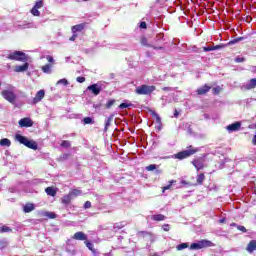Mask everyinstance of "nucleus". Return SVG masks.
Wrapping results in <instances>:
<instances>
[{"label":"nucleus","instance_id":"1","mask_svg":"<svg viewBox=\"0 0 256 256\" xmlns=\"http://www.w3.org/2000/svg\"><path fill=\"white\" fill-rule=\"evenodd\" d=\"M195 153H199V148L193 147V145L187 146L186 150H182L176 154H174V159H178V161H183V159H189V157H193Z\"/></svg>","mask_w":256,"mask_h":256},{"label":"nucleus","instance_id":"2","mask_svg":"<svg viewBox=\"0 0 256 256\" xmlns=\"http://www.w3.org/2000/svg\"><path fill=\"white\" fill-rule=\"evenodd\" d=\"M6 58L9 59L10 61H20L21 63H25L29 61V57L27 56V54H25L22 51L11 52L10 54L7 55Z\"/></svg>","mask_w":256,"mask_h":256},{"label":"nucleus","instance_id":"3","mask_svg":"<svg viewBox=\"0 0 256 256\" xmlns=\"http://www.w3.org/2000/svg\"><path fill=\"white\" fill-rule=\"evenodd\" d=\"M16 140H18L21 145H25V147H28V149H33L34 151H37L38 149L37 142L33 140H28V138L23 135L17 134Z\"/></svg>","mask_w":256,"mask_h":256},{"label":"nucleus","instance_id":"4","mask_svg":"<svg viewBox=\"0 0 256 256\" xmlns=\"http://www.w3.org/2000/svg\"><path fill=\"white\" fill-rule=\"evenodd\" d=\"M157 87L151 85H140L135 89L136 95H151L154 91H156Z\"/></svg>","mask_w":256,"mask_h":256},{"label":"nucleus","instance_id":"5","mask_svg":"<svg viewBox=\"0 0 256 256\" xmlns=\"http://www.w3.org/2000/svg\"><path fill=\"white\" fill-rule=\"evenodd\" d=\"M206 247H215V244L210 240H200L197 243H192L190 249L193 251L206 249Z\"/></svg>","mask_w":256,"mask_h":256},{"label":"nucleus","instance_id":"6","mask_svg":"<svg viewBox=\"0 0 256 256\" xmlns=\"http://www.w3.org/2000/svg\"><path fill=\"white\" fill-rule=\"evenodd\" d=\"M2 97L8 101V103H11L12 105H15V101H17V96L13 91L10 90H3L1 92Z\"/></svg>","mask_w":256,"mask_h":256},{"label":"nucleus","instance_id":"7","mask_svg":"<svg viewBox=\"0 0 256 256\" xmlns=\"http://www.w3.org/2000/svg\"><path fill=\"white\" fill-rule=\"evenodd\" d=\"M87 90L91 91L92 95L97 96L101 93V91H103V88L99 86V84H92L87 87Z\"/></svg>","mask_w":256,"mask_h":256},{"label":"nucleus","instance_id":"8","mask_svg":"<svg viewBox=\"0 0 256 256\" xmlns=\"http://www.w3.org/2000/svg\"><path fill=\"white\" fill-rule=\"evenodd\" d=\"M191 163L193 164V166L197 171H201V169H205V163L201 158H196Z\"/></svg>","mask_w":256,"mask_h":256},{"label":"nucleus","instance_id":"9","mask_svg":"<svg viewBox=\"0 0 256 256\" xmlns=\"http://www.w3.org/2000/svg\"><path fill=\"white\" fill-rule=\"evenodd\" d=\"M45 97V90H39L32 100L33 105H37Z\"/></svg>","mask_w":256,"mask_h":256},{"label":"nucleus","instance_id":"10","mask_svg":"<svg viewBox=\"0 0 256 256\" xmlns=\"http://www.w3.org/2000/svg\"><path fill=\"white\" fill-rule=\"evenodd\" d=\"M18 125L20 127H33V120L31 118H22L19 120Z\"/></svg>","mask_w":256,"mask_h":256},{"label":"nucleus","instance_id":"11","mask_svg":"<svg viewBox=\"0 0 256 256\" xmlns=\"http://www.w3.org/2000/svg\"><path fill=\"white\" fill-rule=\"evenodd\" d=\"M29 69V64L25 62L23 65L14 66L15 73H23Z\"/></svg>","mask_w":256,"mask_h":256},{"label":"nucleus","instance_id":"12","mask_svg":"<svg viewBox=\"0 0 256 256\" xmlns=\"http://www.w3.org/2000/svg\"><path fill=\"white\" fill-rule=\"evenodd\" d=\"M211 91V86L205 84L204 86L198 88L196 90L197 95H207Z\"/></svg>","mask_w":256,"mask_h":256},{"label":"nucleus","instance_id":"13","mask_svg":"<svg viewBox=\"0 0 256 256\" xmlns=\"http://www.w3.org/2000/svg\"><path fill=\"white\" fill-rule=\"evenodd\" d=\"M87 26V23H81V24H78V25H74L72 26L71 28V31L72 33H81V31H83V29H85V27Z\"/></svg>","mask_w":256,"mask_h":256},{"label":"nucleus","instance_id":"14","mask_svg":"<svg viewBox=\"0 0 256 256\" xmlns=\"http://www.w3.org/2000/svg\"><path fill=\"white\" fill-rule=\"evenodd\" d=\"M140 43L143 47H153V49H159V50L163 49V47H161V46L155 47V46H152L151 44H149V41L147 40V37H145V36H142L140 38Z\"/></svg>","mask_w":256,"mask_h":256},{"label":"nucleus","instance_id":"15","mask_svg":"<svg viewBox=\"0 0 256 256\" xmlns=\"http://www.w3.org/2000/svg\"><path fill=\"white\" fill-rule=\"evenodd\" d=\"M72 239L75 241H86L87 239V234H84L83 232H76L73 236Z\"/></svg>","mask_w":256,"mask_h":256},{"label":"nucleus","instance_id":"16","mask_svg":"<svg viewBox=\"0 0 256 256\" xmlns=\"http://www.w3.org/2000/svg\"><path fill=\"white\" fill-rule=\"evenodd\" d=\"M241 129V122H235L227 126V130L230 132L239 131Z\"/></svg>","mask_w":256,"mask_h":256},{"label":"nucleus","instance_id":"17","mask_svg":"<svg viewBox=\"0 0 256 256\" xmlns=\"http://www.w3.org/2000/svg\"><path fill=\"white\" fill-rule=\"evenodd\" d=\"M246 251H248V253H253V251H256V240H251L248 243Z\"/></svg>","mask_w":256,"mask_h":256},{"label":"nucleus","instance_id":"18","mask_svg":"<svg viewBox=\"0 0 256 256\" xmlns=\"http://www.w3.org/2000/svg\"><path fill=\"white\" fill-rule=\"evenodd\" d=\"M256 87V78H252L249 80V83L245 85V89L247 91H251V89H255Z\"/></svg>","mask_w":256,"mask_h":256},{"label":"nucleus","instance_id":"19","mask_svg":"<svg viewBox=\"0 0 256 256\" xmlns=\"http://www.w3.org/2000/svg\"><path fill=\"white\" fill-rule=\"evenodd\" d=\"M113 117L114 115H110L105 121L104 133H107V131H109V127H111V123H113Z\"/></svg>","mask_w":256,"mask_h":256},{"label":"nucleus","instance_id":"20","mask_svg":"<svg viewBox=\"0 0 256 256\" xmlns=\"http://www.w3.org/2000/svg\"><path fill=\"white\" fill-rule=\"evenodd\" d=\"M24 213H31V211H35V205L32 203H28L23 208Z\"/></svg>","mask_w":256,"mask_h":256},{"label":"nucleus","instance_id":"21","mask_svg":"<svg viewBox=\"0 0 256 256\" xmlns=\"http://www.w3.org/2000/svg\"><path fill=\"white\" fill-rule=\"evenodd\" d=\"M0 147H11V140L9 138L0 139Z\"/></svg>","mask_w":256,"mask_h":256},{"label":"nucleus","instance_id":"22","mask_svg":"<svg viewBox=\"0 0 256 256\" xmlns=\"http://www.w3.org/2000/svg\"><path fill=\"white\" fill-rule=\"evenodd\" d=\"M45 193H47V195H50V197H55V195H57V190H55V188L53 187H47L45 189Z\"/></svg>","mask_w":256,"mask_h":256},{"label":"nucleus","instance_id":"23","mask_svg":"<svg viewBox=\"0 0 256 256\" xmlns=\"http://www.w3.org/2000/svg\"><path fill=\"white\" fill-rule=\"evenodd\" d=\"M61 203H62L63 205H69V203H71V194L64 195V196L62 197Z\"/></svg>","mask_w":256,"mask_h":256},{"label":"nucleus","instance_id":"24","mask_svg":"<svg viewBox=\"0 0 256 256\" xmlns=\"http://www.w3.org/2000/svg\"><path fill=\"white\" fill-rule=\"evenodd\" d=\"M84 243H85L86 247L89 249V251H91L94 254L97 253V250H95V248L93 247V243L89 242L87 239L85 240Z\"/></svg>","mask_w":256,"mask_h":256},{"label":"nucleus","instance_id":"25","mask_svg":"<svg viewBox=\"0 0 256 256\" xmlns=\"http://www.w3.org/2000/svg\"><path fill=\"white\" fill-rule=\"evenodd\" d=\"M152 117H154V119H156V123L158 125H161V117L159 116V114H157V112H155L154 110L150 111Z\"/></svg>","mask_w":256,"mask_h":256},{"label":"nucleus","instance_id":"26","mask_svg":"<svg viewBox=\"0 0 256 256\" xmlns=\"http://www.w3.org/2000/svg\"><path fill=\"white\" fill-rule=\"evenodd\" d=\"M166 217L163 214H156L152 216L153 221H165Z\"/></svg>","mask_w":256,"mask_h":256},{"label":"nucleus","instance_id":"27","mask_svg":"<svg viewBox=\"0 0 256 256\" xmlns=\"http://www.w3.org/2000/svg\"><path fill=\"white\" fill-rule=\"evenodd\" d=\"M30 13L34 17H40V15H41V12L39 11V8H36L35 6H33V8L30 10Z\"/></svg>","mask_w":256,"mask_h":256},{"label":"nucleus","instance_id":"28","mask_svg":"<svg viewBox=\"0 0 256 256\" xmlns=\"http://www.w3.org/2000/svg\"><path fill=\"white\" fill-rule=\"evenodd\" d=\"M82 191L79 189H73L69 192V195L71 197H79V195H81Z\"/></svg>","mask_w":256,"mask_h":256},{"label":"nucleus","instance_id":"29","mask_svg":"<svg viewBox=\"0 0 256 256\" xmlns=\"http://www.w3.org/2000/svg\"><path fill=\"white\" fill-rule=\"evenodd\" d=\"M245 39L244 37H238L236 39L230 40L226 45L229 47V45H235V43H239V41H243Z\"/></svg>","mask_w":256,"mask_h":256},{"label":"nucleus","instance_id":"30","mask_svg":"<svg viewBox=\"0 0 256 256\" xmlns=\"http://www.w3.org/2000/svg\"><path fill=\"white\" fill-rule=\"evenodd\" d=\"M44 217H48V219H55L57 217V214L55 212H44L43 213Z\"/></svg>","mask_w":256,"mask_h":256},{"label":"nucleus","instance_id":"31","mask_svg":"<svg viewBox=\"0 0 256 256\" xmlns=\"http://www.w3.org/2000/svg\"><path fill=\"white\" fill-rule=\"evenodd\" d=\"M203 181H205V174L200 173V174L197 176V184H198V185H203Z\"/></svg>","mask_w":256,"mask_h":256},{"label":"nucleus","instance_id":"32","mask_svg":"<svg viewBox=\"0 0 256 256\" xmlns=\"http://www.w3.org/2000/svg\"><path fill=\"white\" fill-rule=\"evenodd\" d=\"M173 183H176V181L170 180L168 185L162 187V192L165 193V191H168V189H171V187H173Z\"/></svg>","mask_w":256,"mask_h":256},{"label":"nucleus","instance_id":"33","mask_svg":"<svg viewBox=\"0 0 256 256\" xmlns=\"http://www.w3.org/2000/svg\"><path fill=\"white\" fill-rule=\"evenodd\" d=\"M189 247V243H181L176 246L177 251H183V249H187Z\"/></svg>","mask_w":256,"mask_h":256},{"label":"nucleus","instance_id":"34","mask_svg":"<svg viewBox=\"0 0 256 256\" xmlns=\"http://www.w3.org/2000/svg\"><path fill=\"white\" fill-rule=\"evenodd\" d=\"M83 123H84V125H93V123H95V121H93V118H91V117H85L83 119Z\"/></svg>","mask_w":256,"mask_h":256},{"label":"nucleus","instance_id":"35","mask_svg":"<svg viewBox=\"0 0 256 256\" xmlns=\"http://www.w3.org/2000/svg\"><path fill=\"white\" fill-rule=\"evenodd\" d=\"M60 147H63L64 149H69V147H71V142L68 140H63L60 144Z\"/></svg>","mask_w":256,"mask_h":256},{"label":"nucleus","instance_id":"36","mask_svg":"<svg viewBox=\"0 0 256 256\" xmlns=\"http://www.w3.org/2000/svg\"><path fill=\"white\" fill-rule=\"evenodd\" d=\"M11 231H13V229L9 228L6 225L0 227V233H10Z\"/></svg>","mask_w":256,"mask_h":256},{"label":"nucleus","instance_id":"37","mask_svg":"<svg viewBox=\"0 0 256 256\" xmlns=\"http://www.w3.org/2000/svg\"><path fill=\"white\" fill-rule=\"evenodd\" d=\"M51 67H52L51 64H46V65L42 66L43 73H51Z\"/></svg>","mask_w":256,"mask_h":256},{"label":"nucleus","instance_id":"38","mask_svg":"<svg viewBox=\"0 0 256 256\" xmlns=\"http://www.w3.org/2000/svg\"><path fill=\"white\" fill-rule=\"evenodd\" d=\"M213 47V51H217L219 49H225V47H227V44H218L216 46H212Z\"/></svg>","mask_w":256,"mask_h":256},{"label":"nucleus","instance_id":"39","mask_svg":"<svg viewBox=\"0 0 256 256\" xmlns=\"http://www.w3.org/2000/svg\"><path fill=\"white\" fill-rule=\"evenodd\" d=\"M127 107H133L132 103H121L119 109H127Z\"/></svg>","mask_w":256,"mask_h":256},{"label":"nucleus","instance_id":"40","mask_svg":"<svg viewBox=\"0 0 256 256\" xmlns=\"http://www.w3.org/2000/svg\"><path fill=\"white\" fill-rule=\"evenodd\" d=\"M146 171H155L157 169V165L156 164H150L148 166H146Z\"/></svg>","mask_w":256,"mask_h":256},{"label":"nucleus","instance_id":"41","mask_svg":"<svg viewBox=\"0 0 256 256\" xmlns=\"http://www.w3.org/2000/svg\"><path fill=\"white\" fill-rule=\"evenodd\" d=\"M64 85L65 87H67V85H69V81H67V79H60L58 82H57V85Z\"/></svg>","mask_w":256,"mask_h":256},{"label":"nucleus","instance_id":"42","mask_svg":"<svg viewBox=\"0 0 256 256\" xmlns=\"http://www.w3.org/2000/svg\"><path fill=\"white\" fill-rule=\"evenodd\" d=\"M34 7L41 9L43 7V0H37Z\"/></svg>","mask_w":256,"mask_h":256},{"label":"nucleus","instance_id":"43","mask_svg":"<svg viewBox=\"0 0 256 256\" xmlns=\"http://www.w3.org/2000/svg\"><path fill=\"white\" fill-rule=\"evenodd\" d=\"M115 105V100H109L106 103V109H111V107H113Z\"/></svg>","mask_w":256,"mask_h":256},{"label":"nucleus","instance_id":"44","mask_svg":"<svg viewBox=\"0 0 256 256\" xmlns=\"http://www.w3.org/2000/svg\"><path fill=\"white\" fill-rule=\"evenodd\" d=\"M76 81H77V83H85V77H83V76H78V77L76 78Z\"/></svg>","mask_w":256,"mask_h":256},{"label":"nucleus","instance_id":"45","mask_svg":"<svg viewBox=\"0 0 256 256\" xmlns=\"http://www.w3.org/2000/svg\"><path fill=\"white\" fill-rule=\"evenodd\" d=\"M139 27H140V29H147V22H145V21L140 22Z\"/></svg>","mask_w":256,"mask_h":256},{"label":"nucleus","instance_id":"46","mask_svg":"<svg viewBox=\"0 0 256 256\" xmlns=\"http://www.w3.org/2000/svg\"><path fill=\"white\" fill-rule=\"evenodd\" d=\"M245 61V58L243 57H236L235 58V63H243Z\"/></svg>","mask_w":256,"mask_h":256},{"label":"nucleus","instance_id":"47","mask_svg":"<svg viewBox=\"0 0 256 256\" xmlns=\"http://www.w3.org/2000/svg\"><path fill=\"white\" fill-rule=\"evenodd\" d=\"M238 231H242V233H247V228L245 226H237Z\"/></svg>","mask_w":256,"mask_h":256},{"label":"nucleus","instance_id":"48","mask_svg":"<svg viewBox=\"0 0 256 256\" xmlns=\"http://www.w3.org/2000/svg\"><path fill=\"white\" fill-rule=\"evenodd\" d=\"M84 209H91V201H86L84 203Z\"/></svg>","mask_w":256,"mask_h":256},{"label":"nucleus","instance_id":"49","mask_svg":"<svg viewBox=\"0 0 256 256\" xmlns=\"http://www.w3.org/2000/svg\"><path fill=\"white\" fill-rule=\"evenodd\" d=\"M162 229H163V231H169L170 229H171V226H169V224H164L163 226H162Z\"/></svg>","mask_w":256,"mask_h":256},{"label":"nucleus","instance_id":"50","mask_svg":"<svg viewBox=\"0 0 256 256\" xmlns=\"http://www.w3.org/2000/svg\"><path fill=\"white\" fill-rule=\"evenodd\" d=\"M5 247H7V242L0 241V249H5Z\"/></svg>","mask_w":256,"mask_h":256},{"label":"nucleus","instance_id":"51","mask_svg":"<svg viewBox=\"0 0 256 256\" xmlns=\"http://www.w3.org/2000/svg\"><path fill=\"white\" fill-rule=\"evenodd\" d=\"M203 51L205 52L213 51V46L203 47Z\"/></svg>","mask_w":256,"mask_h":256},{"label":"nucleus","instance_id":"52","mask_svg":"<svg viewBox=\"0 0 256 256\" xmlns=\"http://www.w3.org/2000/svg\"><path fill=\"white\" fill-rule=\"evenodd\" d=\"M46 59L49 63H53V61H54L53 56H51V55L46 56Z\"/></svg>","mask_w":256,"mask_h":256},{"label":"nucleus","instance_id":"53","mask_svg":"<svg viewBox=\"0 0 256 256\" xmlns=\"http://www.w3.org/2000/svg\"><path fill=\"white\" fill-rule=\"evenodd\" d=\"M78 35L73 33V35L69 38V41H75L77 39Z\"/></svg>","mask_w":256,"mask_h":256},{"label":"nucleus","instance_id":"54","mask_svg":"<svg viewBox=\"0 0 256 256\" xmlns=\"http://www.w3.org/2000/svg\"><path fill=\"white\" fill-rule=\"evenodd\" d=\"M174 117L177 119L179 117V111L177 109L174 110Z\"/></svg>","mask_w":256,"mask_h":256},{"label":"nucleus","instance_id":"55","mask_svg":"<svg viewBox=\"0 0 256 256\" xmlns=\"http://www.w3.org/2000/svg\"><path fill=\"white\" fill-rule=\"evenodd\" d=\"M162 91H171V87H163Z\"/></svg>","mask_w":256,"mask_h":256},{"label":"nucleus","instance_id":"56","mask_svg":"<svg viewBox=\"0 0 256 256\" xmlns=\"http://www.w3.org/2000/svg\"><path fill=\"white\" fill-rule=\"evenodd\" d=\"M252 145H256V134L254 135V137L252 139Z\"/></svg>","mask_w":256,"mask_h":256},{"label":"nucleus","instance_id":"57","mask_svg":"<svg viewBox=\"0 0 256 256\" xmlns=\"http://www.w3.org/2000/svg\"><path fill=\"white\" fill-rule=\"evenodd\" d=\"M246 19H247V22H248V23L253 20V18H251V16H247Z\"/></svg>","mask_w":256,"mask_h":256},{"label":"nucleus","instance_id":"58","mask_svg":"<svg viewBox=\"0 0 256 256\" xmlns=\"http://www.w3.org/2000/svg\"><path fill=\"white\" fill-rule=\"evenodd\" d=\"M230 226H231V227H237V223L232 222V223L230 224Z\"/></svg>","mask_w":256,"mask_h":256},{"label":"nucleus","instance_id":"59","mask_svg":"<svg viewBox=\"0 0 256 256\" xmlns=\"http://www.w3.org/2000/svg\"><path fill=\"white\" fill-rule=\"evenodd\" d=\"M214 93H219V90H217V88L213 89Z\"/></svg>","mask_w":256,"mask_h":256},{"label":"nucleus","instance_id":"60","mask_svg":"<svg viewBox=\"0 0 256 256\" xmlns=\"http://www.w3.org/2000/svg\"><path fill=\"white\" fill-rule=\"evenodd\" d=\"M220 223H225V219H221V220H220Z\"/></svg>","mask_w":256,"mask_h":256},{"label":"nucleus","instance_id":"61","mask_svg":"<svg viewBox=\"0 0 256 256\" xmlns=\"http://www.w3.org/2000/svg\"><path fill=\"white\" fill-rule=\"evenodd\" d=\"M0 87H1V82H0Z\"/></svg>","mask_w":256,"mask_h":256}]
</instances>
